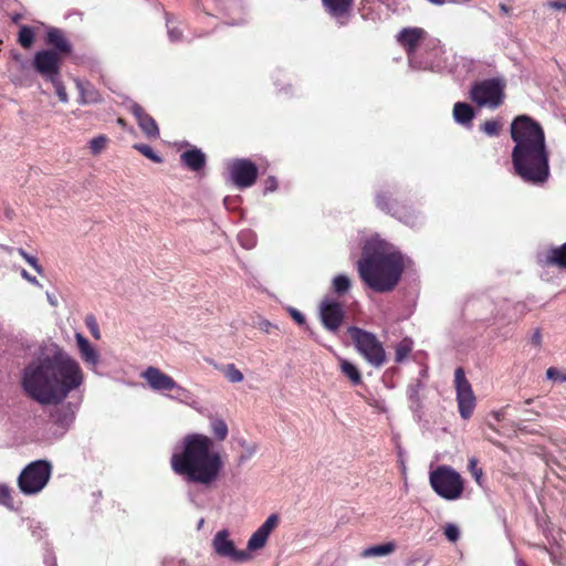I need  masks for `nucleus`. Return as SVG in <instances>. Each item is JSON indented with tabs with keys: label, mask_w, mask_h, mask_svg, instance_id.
Returning <instances> with one entry per match:
<instances>
[{
	"label": "nucleus",
	"mask_w": 566,
	"mask_h": 566,
	"mask_svg": "<svg viewBox=\"0 0 566 566\" xmlns=\"http://www.w3.org/2000/svg\"><path fill=\"white\" fill-rule=\"evenodd\" d=\"M84 381L80 364L63 350L29 363L21 379L25 395L40 405H55L50 410L54 423L64 427L74 419L70 403L63 400Z\"/></svg>",
	"instance_id": "nucleus-1"
},
{
	"label": "nucleus",
	"mask_w": 566,
	"mask_h": 566,
	"mask_svg": "<svg viewBox=\"0 0 566 566\" xmlns=\"http://www.w3.org/2000/svg\"><path fill=\"white\" fill-rule=\"evenodd\" d=\"M511 137L515 143L512 150L515 174L525 182L545 184L549 178V163L541 124L528 115H518L511 124Z\"/></svg>",
	"instance_id": "nucleus-2"
},
{
	"label": "nucleus",
	"mask_w": 566,
	"mask_h": 566,
	"mask_svg": "<svg viewBox=\"0 0 566 566\" xmlns=\"http://www.w3.org/2000/svg\"><path fill=\"white\" fill-rule=\"evenodd\" d=\"M172 471L190 483L211 486L223 468L221 454L213 450V440L200 433L187 434L180 451L170 458Z\"/></svg>",
	"instance_id": "nucleus-3"
},
{
	"label": "nucleus",
	"mask_w": 566,
	"mask_h": 566,
	"mask_svg": "<svg viewBox=\"0 0 566 566\" xmlns=\"http://www.w3.org/2000/svg\"><path fill=\"white\" fill-rule=\"evenodd\" d=\"M406 263L401 252L385 242L366 245L357 262L360 280L377 293H388L399 284Z\"/></svg>",
	"instance_id": "nucleus-4"
},
{
	"label": "nucleus",
	"mask_w": 566,
	"mask_h": 566,
	"mask_svg": "<svg viewBox=\"0 0 566 566\" xmlns=\"http://www.w3.org/2000/svg\"><path fill=\"white\" fill-rule=\"evenodd\" d=\"M347 333L356 350L374 367H381L386 360V350L377 336L357 326H349Z\"/></svg>",
	"instance_id": "nucleus-5"
},
{
	"label": "nucleus",
	"mask_w": 566,
	"mask_h": 566,
	"mask_svg": "<svg viewBox=\"0 0 566 566\" xmlns=\"http://www.w3.org/2000/svg\"><path fill=\"white\" fill-rule=\"evenodd\" d=\"M52 469V464L46 460H36L29 463L18 476L20 491L24 495L41 492L51 478Z\"/></svg>",
	"instance_id": "nucleus-6"
},
{
	"label": "nucleus",
	"mask_w": 566,
	"mask_h": 566,
	"mask_svg": "<svg viewBox=\"0 0 566 566\" xmlns=\"http://www.w3.org/2000/svg\"><path fill=\"white\" fill-rule=\"evenodd\" d=\"M430 485L441 497L453 501L463 493L461 475L450 467L442 465L430 473Z\"/></svg>",
	"instance_id": "nucleus-7"
},
{
	"label": "nucleus",
	"mask_w": 566,
	"mask_h": 566,
	"mask_svg": "<svg viewBox=\"0 0 566 566\" xmlns=\"http://www.w3.org/2000/svg\"><path fill=\"white\" fill-rule=\"evenodd\" d=\"M505 83L500 78H488L475 83L470 92L471 99L479 106L497 108L504 99Z\"/></svg>",
	"instance_id": "nucleus-8"
},
{
	"label": "nucleus",
	"mask_w": 566,
	"mask_h": 566,
	"mask_svg": "<svg viewBox=\"0 0 566 566\" xmlns=\"http://www.w3.org/2000/svg\"><path fill=\"white\" fill-rule=\"evenodd\" d=\"M454 387L459 413L467 420L472 416L475 409L476 398L462 367H458L454 371Z\"/></svg>",
	"instance_id": "nucleus-9"
},
{
	"label": "nucleus",
	"mask_w": 566,
	"mask_h": 566,
	"mask_svg": "<svg viewBox=\"0 0 566 566\" xmlns=\"http://www.w3.org/2000/svg\"><path fill=\"white\" fill-rule=\"evenodd\" d=\"M318 310L324 328L331 333L338 332L345 318L343 304L337 300L326 297L319 303Z\"/></svg>",
	"instance_id": "nucleus-10"
},
{
	"label": "nucleus",
	"mask_w": 566,
	"mask_h": 566,
	"mask_svg": "<svg viewBox=\"0 0 566 566\" xmlns=\"http://www.w3.org/2000/svg\"><path fill=\"white\" fill-rule=\"evenodd\" d=\"M63 59L56 51L42 50L34 54L32 64L34 70L48 81L61 75Z\"/></svg>",
	"instance_id": "nucleus-11"
},
{
	"label": "nucleus",
	"mask_w": 566,
	"mask_h": 566,
	"mask_svg": "<svg viewBox=\"0 0 566 566\" xmlns=\"http://www.w3.org/2000/svg\"><path fill=\"white\" fill-rule=\"evenodd\" d=\"M142 378H144L155 391L175 390L178 396H185L188 392L187 389L178 385L171 376L154 366L147 367L142 373Z\"/></svg>",
	"instance_id": "nucleus-12"
},
{
	"label": "nucleus",
	"mask_w": 566,
	"mask_h": 566,
	"mask_svg": "<svg viewBox=\"0 0 566 566\" xmlns=\"http://www.w3.org/2000/svg\"><path fill=\"white\" fill-rule=\"evenodd\" d=\"M214 552L222 557H229L237 563H245L252 558L248 551H238L234 543L229 538L227 530L219 531L212 541Z\"/></svg>",
	"instance_id": "nucleus-13"
},
{
	"label": "nucleus",
	"mask_w": 566,
	"mask_h": 566,
	"mask_svg": "<svg viewBox=\"0 0 566 566\" xmlns=\"http://www.w3.org/2000/svg\"><path fill=\"white\" fill-rule=\"evenodd\" d=\"M376 206L386 213L398 219L408 216L407 199L402 195H395L391 191H379L375 197Z\"/></svg>",
	"instance_id": "nucleus-14"
},
{
	"label": "nucleus",
	"mask_w": 566,
	"mask_h": 566,
	"mask_svg": "<svg viewBox=\"0 0 566 566\" xmlns=\"http://www.w3.org/2000/svg\"><path fill=\"white\" fill-rule=\"evenodd\" d=\"M231 179L238 188L253 186L258 178V167L249 159H237L230 168Z\"/></svg>",
	"instance_id": "nucleus-15"
},
{
	"label": "nucleus",
	"mask_w": 566,
	"mask_h": 566,
	"mask_svg": "<svg viewBox=\"0 0 566 566\" xmlns=\"http://www.w3.org/2000/svg\"><path fill=\"white\" fill-rule=\"evenodd\" d=\"M428 36L429 34L424 29L419 27H408L398 32L396 40L403 48L407 56L411 59Z\"/></svg>",
	"instance_id": "nucleus-16"
},
{
	"label": "nucleus",
	"mask_w": 566,
	"mask_h": 566,
	"mask_svg": "<svg viewBox=\"0 0 566 566\" xmlns=\"http://www.w3.org/2000/svg\"><path fill=\"white\" fill-rule=\"evenodd\" d=\"M537 263L542 268L554 266L566 271V242L539 252L537 254Z\"/></svg>",
	"instance_id": "nucleus-17"
},
{
	"label": "nucleus",
	"mask_w": 566,
	"mask_h": 566,
	"mask_svg": "<svg viewBox=\"0 0 566 566\" xmlns=\"http://www.w3.org/2000/svg\"><path fill=\"white\" fill-rule=\"evenodd\" d=\"M130 113L137 120L142 132L149 139H157L159 137V127L156 120L144 109V107L137 103H133L129 106Z\"/></svg>",
	"instance_id": "nucleus-18"
},
{
	"label": "nucleus",
	"mask_w": 566,
	"mask_h": 566,
	"mask_svg": "<svg viewBox=\"0 0 566 566\" xmlns=\"http://www.w3.org/2000/svg\"><path fill=\"white\" fill-rule=\"evenodd\" d=\"M355 0H322L325 11L336 19L340 25L347 23L350 15Z\"/></svg>",
	"instance_id": "nucleus-19"
},
{
	"label": "nucleus",
	"mask_w": 566,
	"mask_h": 566,
	"mask_svg": "<svg viewBox=\"0 0 566 566\" xmlns=\"http://www.w3.org/2000/svg\"><path fill=\"white\" fill-rule=\"evenodd\" d=\"M46 44L52 46L51 51H56L63 57L72 52L71 43L65 38L64 32L57 28L49 29Z\"/></svg>",
	"instance_id": "nucleus-20"
},
{
	"label": "nucleus",
	"mask_w": 566,
	"mask_h": 566,
	"mask_svg": "<svg viewBox=\"0 0 566 566\" xmlns=\"http://www.w3.org/2000/svg\"><path fill=\"white\" fill-rule=\"evenodd\" d=\"M181 164L191 171H199L206 166V155L198 148L184 151L180 155Z\"/></svg>",
	"instance_id": "nucleus-21"
},
{
	"label": "nucleus",
	"mask_w": 566,
	"mask_h": 566,
	"mask_svg": "<svg viewBox=\"0 0 566 566\" xmlns=\"http://www.w3.org/2000/svg\"><path fill=\"white\" fill-rule=\"evenodd\" d=\"M77 348L81 358L84 360V363L96 366L98 363V353L94 348V346L90 343V340L84 337L82 334L77 333L75 335Z\"/></svg>",
	"instance_id": "nucleus-22"
},
{
	"label": "nucleus",
	"mask_w": 566,
	"mask_h": 566,
	"mask_svg": "<svg viewBox=\"0 0 566 566\" xmlns=\"http://www.w3.org/2000/svg\"><path fill=\"white\" fill-rule=\"evenodd\" d=\"M453 116L458 123L465 125L472 122L474 112L469 104L458 102L453 106Z\"/></svg>",
	"instance_id": "nucleus-23"
},
{
	"label": "nucleus",
	"mask_w": 566,
	"mask_h": 566,
	"mask_svg": "<svg viewBox=\"0 0 566 566\" xmlns=\"http://www.w3.org/2000/svg\"><path fill=\"white\" fill-rule=\"evenodd\" d=\"M75 83L76 87L80 91V103L88 104L96 103L99 101V95L92 85H90L88 83H83L78 80H76Z\"/></svg>",
	"instance_id": "nucleus-24"
},
{
	"label": "nucleus",
	"mask_w": 566,
	"mask_h": 566,
	"mask_svg": "<svg viewBox=\"0 0 566 566\" xmlns=\"http://www.w3.org/2000/svg\"><path fill=\"white\" fill-rule=\"evenodd\" d=\"M396 544L394 542H387L380 545H375L366 548L363 553V557H375V556H386L396 551Z\"/></svg>",
	"instance_id": "nucleus-25"
},
{
	"label": "nucleus",
	"mask_w": 566,
	"mask_h": 566,
	"mask_svg": "<svg viewBox=\"0 0 566 566\" xmlns=\"http://www.w3.org/2000/svg\"><path fill=\"white\" fill-rule=\"evenodd\" d=\"M339 367L342 374L347 377L353 385L361 384V374L354 364L346 359H340Z\"/></svg>",
	"instance_id": "nucleus-26"
},
{
	"label": "nucleus",
	"mask_w": 566,
	"mask_h": 566,
	"mask_svg": "<svg viewBox=\"0 0 566 566\" xmlns=\"http://www.w3.org/2000/svg\"><path fill=\"white\" fill-rule=\"evenodd\" d=\"M211 432L218 441H223L227 439L229 429L228 424L223 419L212 418L210 422Z\"/></svg>",
	"instance_id": "nucleus-27"
},
{
	"label": "nucleus",
	"mask_w": 566,
	"mask_h": 566,
	"mask_svg": "<svg viewBox=\"0 0 566 566\" xmlns=\"http://www.w3.org/2000/svg\"><path fill=\"white\" fill-rule=\"evenodd\" d=\"M413 346V342L411 338H403L396 346L395 350V360L396 363H402L411 353Z\"/></svg>",
	"instance_id": "nucleus-28"
},
{
	"label": "nucleus",
	"mask_w": 566,
	"mask_h": 566,
	"mask_svg": "<svg viewBox=\"0 0 566 566\" xmlns=\"http://www.w3.org/2000/svg\"><path fill=\"white\" fill-rule=\"evenodd\" d=\"M35 38L34 29L29 25H22L18 34V43L23 49H30L33 45Z\"/></svg>",
	"instance_id": "nucleus-29"
},
{
	"label": "nucleus",
	"mask_w": 566,
	"mask_h": 566,
	"mask_svg": "<svg viewBox=\"0 0 566 566\" xmlns=\"http://www.w3.org/2000/svg\"><path fill=\"white\" fill-rule=\"evenodd\" d=\"M268 538L269 537L265 534L256 530L250 537L248 542V548L245 551L251 553L252 551L262 548L265 545Z\"/></svg>",
	"instance_id": "nucleus-30"
},
{
	"label": "nucleus",
	"mask_w": 566,
	"mask_h": 566,
	"mask_svg": "<svg viewBox=\"0 0 566 566\" xmlns=\"http://www.w3.org/2000/svg\"><path fill=\"white\" fill-rule=\"evenodd\" d=\"M48 82L52 83V85L55 90V94L59 97V101L64 104L69 103V101H70L69 94L66 92V88H65L62 80H61V75L53 77V80H48Z\"/></svg>",
	"instance_id": "nucleus-31"
},
{
	"label": "nucleus",
	"mask_w": 566,
	"mask_h": 566,
	"mask_svg": "<svg viewBox=\"0 0 566 566\" xmlns=\"http://www.w3.org/2000/svg\"><path fill=\"white\" fill-rule=\"evenodd\" d=\"M350 289V280L346 275H337L333 280V290L338 295L345 294Z\"/></svg>",
	"instance_id": "nucleus-32"
},
{
	"label": "nucleus",
	"mask_w": 566,
	"mask_h": 566,
	"mask_svg": "<svg viewBox=\"0 0 566 566\" xmlns=\"http://www.w3.org/2000/svg\"><path fill=\"white\" fill-rule=\"evenodd\" d=\"M223 375L230 382H240L243 380V374L235 367L234 364H228L223 368Z\"/></svg>",
	"instance_id": "nucleus-33"
},
{
	"label": "nucleus",
	"mask_w": 566,
	"mask_h": 566,
	"mask_svg": "<svg viewBox=\"0 0 566 566\" xmlns=\"http://www.w3.org/2000/svg\"><path fill=\"white\" fill-rule=\"evenodd\" d=\"M11 493L12 491L8 485L0 484V505H3L9 510L14 509V502Z\"/></svg>",
	"instance_id": "nucleus-34"
},
{
	"label": "nucleus",
	"mask_w": 566,
	"mask_h": 566,
	"mask_svg": "<svg viewBox=\"0 0 566 566\" xmlns=\"http://www.w3.org/2000/svg\"><path fill=\"white\" fill-rule=\"evenodd\" d=\"M133 148L138 150L142 155H144L145 157H147L148 159H150L154 163L159 164V163L163 161L161 157L158 156L154 151V149L150 146L146 145V144H135L133 146Z\"/></svg>",
	"instance_id": "nucleus-35"
},
{
	"label": "nucleus",
	"mask_w": 566,
	"mask_h": 566,
	"mask_svg": "<svg viewBox=\"0 0 566 566\" xmlns=\"http://www.w3.org/2000/svg\"><path fill=\"white\" fill-rule=\"evenodd\" d=\"M482 130L489 136H497L502 130V124L499 120H486L481 126Z\"/></svg>",
	"instance_id": "nucleus-36"
},
{
	"label": "nucleus",
	"mask_w": 566,
	"mask_h": 566,
	"mask_svg": "<svg viewBox=\"0 0 566 566\" xmlns=\"http://www.w3.org/2000/svg\"><path fill=\"white\" fill-rule=\"evenodd\" d=\"M107 137L104 136V135H99L97 137H94L91 142H90V149H91V153L93 155H97L99 154L102 150H104L106 148V145H107Z\"/></svg>",
	"instance_id": "nucleus-37"
},
{
	"label": "nucleus",
	"mask_w": 566,
	"mask_h": 566,
	"mask_svg": "<svg viewBox=\"0 0 566 566\" xmlns=\"http://www.w3.org/2000/svg\"><path fill=\"white\" fill-rule=\"evenodd\" d=\"M277 524H279L277 515L272 514L265 520V522L258 530L269 537L270 534L272 533V531L277 526Z\"/></svg>",
	"instance_id": "nucleus-38"
},
{
	"label": "nucleus",
	"mask_w": 566,
	"mask_h": 566,
	"mask_svg": "<svg viewBox=\"0 0 566 566\" xmlns=\"http://www.w3.org/2000/svg\"><path fill=\"white\" fill-rule=\"evenodd\" d=\"M478 459L476 458H470L469 459V464H468V469L470 471V473L472 474V476L474 478V480L476 481V483L479 485L482 484V476H483V471L481 468L478 467Z\"/></svg>",
	"instance_id": "nucleus-39"
},
{
	"label": "nucleus",
	"mask_w": 566,
	"mask_h": 566,
	"mask_svg": "<svg viewBox=\"0 0 566 566\" xmlns=\"http://www.w3.org/2000/svg\"><path fill=\"white\" fill-rule=\"evenodd\" d=\"M85 325L95 339L101 338L99 327L94 315H86Z\"/></svg>",
	"instance_id": "nucleus-40"
},
{
	"label": "nucleus",
	"mask_w": 566,
	"mask_h": 566,
	"mask_svg": "<svg viewBox=\"0 0 566 566\" xmlns=\"http://www.w3.org/2000/svg\"><path fill=\"white\" fill-rule=\"evenodd\" d=\"M444 535L450 542L455 543L460 538V531L457 525L447 524L444 527Z\"/></svg>",
	"instance_id": "nucleus-41"
},
{
	"label": "nucleus",
	"mask_w": 566,
	"mask_h": 566,
	"mask_svg": "<svg viewBox=\"0 0 566 566\" xmlns=\"http://www.w3.org/2000/svg\"><path fill=\"white\" fill-rule=\"evenodd\" d=\"M277 188V180L275 177H269L265 179V182H264V191L265 192H272L274 190H276Z\"/></svg>",
	"instance_id": "nucleus-42"
},
{
	"label": "nucleus",
	"mask_w": 566,
	"mask_h": 566,
	"mask_svg": "<svg viewBox=\"0 0 566 566\" xmlns=\"http://www.w3.org/2000/svg\"><path fill=\"white\" fill-rule=\"evenodd\" d=\"M259 329L265 332L266 334H271L274 329H277V327L273 325L270 321L262 319L259 323Z\"/></svg>",
	"instance_id": "nucleus-43"
},
{
	"label": "nucleus",
	"mask_w": 566,
	"mask_h": 566,
	"mask_svg": "<svg viewBox=\"0 0 566 566\" xmlns=\"http://www.w3.org/2000/svg\"><path fill=\"white\" fill-rule=\"evenodd\" d=\"M27 262L39 273L43 274V268L39 263L38 259L33 255H30V258H27Z\"/></svg>",
	"instance_id": "nucleus-44"
},
{
	"label": "nucleus",
	"mask_w": 566,
	"mask_h": 566,
	"mask_svg": "<svg viewBox=\"0 0 566 566\" xmlns=\"http://www.w3.org/2000/svg\"><path fill=\"white\" fill-rule=\"evenodd\" d=\"M290 314L292 316V318L298 324V325H303L305 323V317L304 315L298 312L297 310L295 308H291L290 310Z\"/></svg>",
	"instance_id": "nucleus-45"
},
{
	"label": "nucleus",
	"mask_w": 566,
	"mask_h": 566,
	"mask_svg": "<svg viewBox=\"0 0 566 566\" xmlns=\"http://www.w3.org/2000/svg\"><path fill=\"white\" fill-rule=\"evenodd\" d=\"M168 34L171 41H180L182 32L178 28H169Z\"/></svg>",
	"instance_id": "nucleus-46"
},
{
	"label": "nucleus",
	"mask_w": 566,
	"mask_h": 566,
	"mask_svg": "<svg viewBox=\"0 0 566 566\" xmlns=\"http://www.w3.org/2000/svg\"><path fill=\"white\" fill-rule=\"evenodd\" d=\"M549 7L557 10H566V0H553L549 2Z\"/></svg>",
	"instance_id": "nucleus-47"
},
{
	"label": "nucleus",
	"mask_w": 566,
	"mask_h": 566,
	"mask_svg": "<svg viewBox=\"0 0 566 566\" xmlns=\"http://www.w3.org/2000/svg\"><path fill=\"white\" fill-rule=\"evenodd\" d=\"M21 275L23 279H25L27 281H29L30 283L32 284H35V285H40L39 281L36 280L35 276H31L27 270H22L21 271Z\"/></svg>",
	"instance_id": "nucleus-48"
},
{
	"label": "nucleus",
	"mask_w": 566,
	"mask_h": 566,
	"mask_svg": "<svg viewBox=\"0 0 566 566\" xmlns=\"http://www.w3.org/2000/svg\"><path fill=\"white\" fill-rule=\"evenodd\" d=\"M12 83L14 85H20V86H28V85H30V82L27 78H24L23 76L13 77L12 78Z\"/></svg>",
	"instance_id": "nucleus-49"
},
{
	"label": "nucleus",
	"mask_w": 566,
	"mask_h": 566,
	"mask_svg": "<svg viewBox=\"0 0 566 566\" xmlns=\"http://www.w3.org/2000/svg\"><path fill=\"white\" fill-rule=\"evenodd\" d=\"M546 375L549 379H556L557 376V369L554 367H549L546 371Z\"/></svg>",
	"instance_id": "nucleus-50"
},
{
	"label": "nucleus",
	"mask_w": 566,
	"mask_h": 566,
	"mask_svg": "<svg viewBox=\"0 0 566 566\" xmlns=\"http://www.w3.org/2000/svg\"><path fill=\"white\" fill-rule=\"evenodd\" d=\"M541 339H542V336L539 334V332L537 331L534 336H533V343L536 344V345H539L541 344Z\"/></svg>",
	"instance_id": "nucleus-51"
},
{
	"label": "nucleus",
	"mask_w": 566,
	"mask_h": 566,
	"mask_svg": "<svg viewBox=\"0 0 566 566\" xmlns=\"http://www.w3.org/2000/svg\"><path fill=\"white\" fill-rule=\"evenodd\" d=\"M116 122H117V124H118L120 127L126 128V126H127V122H126V119H124L123 117H118Z\"/></svg>",
	"instance_id": "nucleus-52"
},
{
	"label": "nucleus",
	"mask_w": 566,
	"mask_h": 566,
	"mask_svg": "<svg viewBox=\"0 0 566 566\" xmlns=\"http://www.w3.org/2000/svg\"><path fill=\"white\" fill-rule=\"evenodd\" d=\"M18 253L27 261V258H30V254H28L23 249H18Z\"/></svg>",
	"instance_id": "nucleus-53"
},
{
	"label": "nucleus",
	"mask_w": 566,
	"mask_h": 566,
	"mask_svg": "<svg viewBox=\"0 0 566 566\" xmlns=\"http://www.w3.org/2000/svg\"><path fill=\"white\" fill-rule=\"evenodd\" d=\"M18 253L27 261V258H30V254H28L23 249H18Z\"/></svg>",
	"instance_id": "nucleus-54"
},
{
	"label": "nucleus",
	"mask_w": 566,
	"mask_h": 566,
	"mask_svg": "<svg viewBox=\"0 0 566 566\" xmlns=\"http://www.w3.org/2000/svg\"><path fill=\"white\" fill-rule=\"evenodd\" d=\"M500 9H501V11H502V12H504V13H509V11H510L509 7H507V6H505V4H503V3H501V4H500Z\"/></svg>",
	"instance_id": "nucleus-55"
},
{
	"label": "nucleus",
	"mask_w": 566,
	"mask_h": 566,
	"mask_svg": "<svg viewBox=\"0 0 566 566\" xmlns=\"http://www.w3.org/2000/svg\"><path fill=\"white\" fill-rule=\"evenodd\" d=\"M20 19H21V15H20V14H14V15L12 17V22H13V23H18V22L20 21Z\"/></svg>",
	"instance_id": "nucleus-56"
},
{
	"label": "nucleus",
	"mask_w": 566,
	"mask_h": 566,
	"mask_svg": "<svg viewBox=\"0 0 566 566\" xmlns=\"http://www.w3.org/2000/svg\"><path fill=\"white\" fill-rule=\"evenodd\" d=\"M495 417H496L497 420L501 419V415L500 413H496Z\"/></svg>",
	"instance_id": "nucleus-57"
}]
</instances>
